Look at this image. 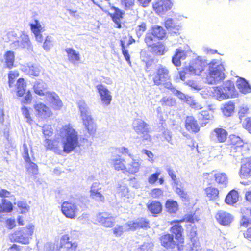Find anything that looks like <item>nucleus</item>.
Listing matches in <instances>:
<instances>
[{
  "label": "nucleus",
  "instance_id": "864d4df0",
  "mask_svg": "<svg viewBox=\"0 0 251 251\" xmlns=\"http://www.w3.org/2000/svg\"><path fill=\"white\" fill-rule=\"evenodd\" d=\"M45 141L46 144V148L48 149L55 150L58 149L59 148V141L46 139Z\"/></svg>",
  "mask_w": 251,
  "mask_h": 251
},
{
  "label": "nucleus",
  "instance_id": "f03ea898",
  "mask_svg": "<svg viewBox=\"0 0 251 251\" xmlns=\"http://www.w3.org/2000/svg\"><path fill=\"white\" fill-rule=\"evenodd\" d=\"M207 65L208 72L205 76L207 83L216 84L225 78L224 67L218 60L213 59Z\"/></svg>",
  "mask_w": 251,
  "mask_h": 251
},
{
  "label": "nucleus",
  "instance_id": "c03bdc74",
  "mask_svg": "<svg viewBox=\"0 0 251 251\" xmlns=\"http://www.w3.org/2000/svg\"><path fill=\"white\" fill-rule=\"evenodd\" d=\"M199 220V219L198 216L196 214V213H193L190 214H187L185 215L184 217L181 218L178 221H176V222H186V223H190L192 224L195 223L196 222H198Z\"/></svg>",
  "mask_w": 251,
  "mask_h": 251
},
{
  "label": "nucleus",
  "instance_id": "ea45409f",
  "mask_svg": "<svg viewBox=\"0 0 251 251\" xmlns=\"http://www.w3.org/2000/svg\"><path fill=\"white\" fill-rule=\"evenodd\" d=\"M239 195L238 192L233 189L226 195L225 198V202L228 205H233L238 201Z\"/></svg>",
  "mask_w": 251,
  "mask_h": 251
},
{
  "label": "nucleus",
  "instance_id": "c756f323",
  "mask_svg": "<svg viewBox=\"0 0 251 251\" xmlns=\"http://www.w3.org/2000/svg\"><path fill=\"white\" fill-rule=\"evenodd\" d=\"M99 184L94 183L91 186L90 192L91 197L97 201L103 202L104 201V197L99 191L101 188H97Z\"/></svg>",
  "mask_w": 251,
  "mask_h": 251
},
{
  "label": "nucleus",
  "instance_id": "2f4dec72",
  "mask_svg": "<svg viewBox=\"0 0 251 251\" xmlns=\"http://www.w3.org/2000/svg\"><path fill=\"white\" fill-rule=\"evenodd\" d=\"M166 211L169 214H176L179 209L178 202L172 199H168L165 203Z\"/></svg>",
  "mask_w": 251,
  "mask_h": 251
},
{
  "label": "nucleus",
  "instance_id": "f257e3e1",
  "mask_svg": "<svg viewBox=\"0 0 251 251\" xmlns=\"http://www.w3.org/2000/svg\"><path fill=\"white\" fill-rule=\"evenodd\" d=\"M152 80L156 86H162L165 89L171 90L175 95L178 96L181 94L173 87L169 70L162 65H160L152 75Z\"/></svg>",
  "mask_w": 251,
  "mask_h": 251
},
{
  "label": "nucleus",
  "instance_id": "7ed1b4c3",
  "mask_svg": "<svg viewBox=\"0 0 251 251\" xmlns=\"http://www.w3.org/2000/svg\"><path fill=\"white\" fill-rule=\"evenodd\" d=\"M62 130L66 136L63 142V151L69 153L78 146V137L77 132L70 126H64Z\"/></svg>",
  "mask_w": 251,
  "mask_h": 251
},
{
  "label": "nucleus",
  "instance_id": "a19ab883",
  "mask_svg": "<svg viewBox=\"0 0 251 251\" xmlns=\"http://www.w3.org/2000/svg\"><path fill=\"white\" fill-rule=\"evenodd\" d=\"M235 104L233 102L228 101L225 103L221 108L223 115L226 117H230L234 111Z\"/></svg>",
  "mask_w": 251,
  "mask_h": 251
},
{
  "label": "nucleus",
  "instance_id": "603ef678",
  "mask_svg": "<svg viewBox=\"0 0 251 251\" xmlns=\"http://www.w3.org/2000/svg\"><path fill=\"white\" fill-rule=\"evenodd\" d=\"M19 73L18 71H10L8 74V83L9 87L14 86L15 79L19 76Z\"/></svg>",
  "mask_w": 251,
  "mask_h": 251
},
{
  "label": "nucleus",
  "instance_id": "7c9ffc66",
  "mask_svg": "<svg viewBox=\"0 0 251 251\" xmlns=\"http://www.w3.org/2000/svg\"><path fill=\"white\" fill-rule=\"evenodd\" d=\"M213 133L219 143L225 142L227 138L228 132L223 128L217 127L214 129Z\"/></svg>",
  "mask_w": 251,
  "mask_h": 251
},
{
  "label": "nucleus",
  "instance_id": "37998d69",
  "mask_svg": "<svg viewBox=\"0 0 251 251\" xmlns=\"http://www.w3.org/2000/svg\"><path fill=\"white\" fill-rule=\"evenodd\" d=\"M142 61L145 62V69L146 72H150L152 68V66L154 64V59L149 56L146 52L141 54Z\"/></svg>",
  "mask_w": 251,
  "mask_h": 251
},
{
  "label": "nucleus",
  "instance_id": "0e129e2a",
  "mask_svg": "<svg viewBox=\"0 0 251 251\" xmlns=\"http://www.w3.org/2000/svg\"><path fill=\"white\" fill-rule=\"evenodd\" d=\"M160 174V172H156L151 175L148 178L149 183L151 184H154L158 179V177Z\"/></svg>",
  "mask_w": 251,
  "mask_h": 251
},
{
  "label": "nucleus",
  "instance_id": "9b49d317",
  "mask_svg": "<svg viewBox=\"0 0 251 251\" xmlns=\"http://www.w3.org/2000/svg\"><path fill=\"white\" fill-rule=\"evenodd\" d=\"M178 220H175L170 222L172 226L170 228L171 234L174 236V238L181 245H185V237L184 235V228L180 224L181 222H176Z\"/></svg>",
  "mask_w": 251,
  "mask_h": 251
},
{
  "label": "nucleus",
  "instance_id": "a878e982",
  "mask_svg": "<svg viewBox=\"0 0 251 251\" xmlns=\"http://www.w3.org/2000/svg\"><path fill=\"white\" fill-rule=\"evenodd\" d=\"M147 124L143 121H139L134 129L138 134H143V137L145 140H151V137L149 135V130L147 128Z\"/></svg>",
  "mask_w": 251,
  "mask_h": 251
},
{
  "label": "nucleus",
  "instance_id": "bf43d9fd",
  "mask_svg": "<svg viewBox=\"0 0 251 251\" xmlns=\"http://www.w3.org/2000/svg\"><path fill=\"white\" fill-rule=\"evenodd\" d=\"M21 111L23 115L27 119V122H31L32 120L30 116L29 109L26 106H23L21 107Z\"/></svg>",
  "mask_w": 251,
  "mask_h": 251
},
{
  "label": "nucleus",
  "instance_id": "6e6552de",
  "mask_svg": "<svg viewBox=\"0 0 251 251\" xmlns=\"http://www.w3.org/2000/svg\"><path fill=\"white\" fill-rule=\"evenodd\" d=\"M27 84L23 78H19L16 84V94L18 97H22L25 95L23 99L21 100L22 104H30L32 100V95L29 90H26Z\"/></svg>",
  "mask_w": 251,
  "mask_h": 251
},
{
  "label": "nucleus",
  "instance_id": "412c9836",
  "mask_svg": "<svg viewBox=\"0 0 251 251\" xmlns=\"http://www.w3.org/2000/svg\"><path fill=\"white\" fill-rule=\"evenodd\" d=\"M215 217L218 223L223 226L229 225L233 219L230 213L222 210L217 211Z\"/></svg>",
  "mask_w": 251,
  "mask_h": 251
},
{
  "label": "nucleus",
  "instance_id": "4d7b16f0",
  "mask_svg": "<svg viewBox=\"0 0 251 251\" xmlns=\"http://www.w3.org/2000/svg\"><path fill=\"white\" fill-rule=\"evenodd\" d=\"M41 84L40 82L36 83L33 86L34 92L39 96L46 95V92L44 91L43 87L41 86Z\"/></svg>",
  "mask_w": 251,
  "mask_h": 251
},
{
  "label": "nucleus",
  "instance_id": "c85d7f7f",
  "mask_svg": "<svg viewBox=\"0 0 251 251\" xmlns=\"http://www.w3.org/2000/svg\"><path fill=\"white\" fill-rule=\"evenodd\" d=\"M148 48L152 54L157 56L163 55L166 51L164 44L161 42L154 44Z\"/></svg>",
  "mask_w": 251,
  "mask_h": 251
},
{
  "label": "nucleus",
  "instance_id": "f3484780",
  "mask_svg": "<svg viewBox=\"0 0 251 251\" xmlns=\"http://www.w3.org/2000/svg\"><path fill=\"white\" fill-rule=\"evenodd\" d=\"M206 63L200 59H195L188 67H185L186 70H188L191 73L196 75H200L203 71Z\"/></svg>",
  "mask_w": 251,
  "mask_h": 251
},
{
  "label": "nucleus",
  "instance_id": "72a5a7b5",
  "mask_svg": "<svg viewBox=\"0 0 251 251\" xmlns=\"http://www.w3.org/2000/svg\"><path fill=\"white\" fill-rule=\"evenodd\" d=\"M186 57V52L180 49H177L175 54L172 57V62L176 66L181 65V60H184Z\"/></svg>",
  "mask_w": 251,
  "mask_h": 251
},
{
  "label": "nucleus",
  "instance_id": "2eb2a0df",
  "mask_svg": "<svg viewBox=\"0 0 251 251\" xmlns=\"http://www.w3.org/2000/svg\"><path fill=\"white\" fill-rule=\"evenodd\" d=\"M70 239V237L68 234L63 235L60 238V245L57 247L56 250L59 251L61 248H64L65 251H76L77 243L73 242Z\"/></svg>",
  "mask_w": 251,
  "mask_h": 251
},
{
  "label": "nucleus",
  "instance_id": "338daca9",
  "mask_svg": "<svg viewBox=\"0 0 251 251\" xmlns=\"http://www.w3.org/2000/svg\"><path fill=\"white\" fill-rule=\"evenodd\" d=\"M188 104L192 109H193L195 110H198L202 108V107L201 104L193 100L189 101Z\"/></svg>",
  "mask_w": 251,
  "mask_h": 251
},
{
  "label": "nucleus",
  "instance_id": "473e14b6",
  "mask_svg": "<svg viewBox=\"0 0 251 251\" xmlns=\"http://www.w3.org/2000/svg\"><path fill=\"white\" fill-rule=\"evenodd\" d=\"M204 191L205 196L208 198L209 200H215L219 197V190L218 188L213 186L211 185L206 187Z\"/></svg>",
  "mask_w": 251,
  "mask_h": 251
},
{
  "label": "nucleus",
  "instance_id": "f8f14e48",
  "mask_svg": "<svg viewBox=\"0 0 251 251\" xmlns=\"http://www.w3.org/2000/svg\"><path fill=\"white\" fill-rule=\"evenodd\" d=\"M238 175L242 179L251 177V157H244L241 159Z\"/></svg>",
  "mask_w": 251,
  "mask_h": 251
},
{
  "label": "nucleus",
  "instance_id": "1a4fd4ad",
  "mask_svg": "<svg viewBox=\"0 0 251 251\" xmlns=\"http://www.w3.org/2000/svg\"><path fill=\"white\" fill-rule=\"evenodd\" d=\"M203 180L209 185L211 184L213 178L218 185L226 186L228 183V178L227 175L225 173L212 171L209 173H204L202 175Z\"/></svg>",
  "mask_w": 251,
  "mask_h": 251
},
{
  "label": "nucleus",
  "instance_id": "bb28decb",
  "mask_svg": "<svg viewBox=\"0 0 251 251\" xmlns=\"http://www.w3.org/2000/svg\"><path fill=\"white\" fill-rule=\"evenodd\" d=\"M29 25L31 30L34 33L36 39L39 42H42L43 37L41 32L44 31V29L39 21L35 20L34 23H31Z\"/></svg>",
  "mask_w": 251,
  "mask_h": 251
},
{
  "label": "nucleus",
  "instance_id": "9d476101",
  "mask_svg": "<svg viewBox=\"0 0 251 251\" xmlns=\"http://www.w3.org/2000/svg\"><path fill=\"white\" fill-rule=\"evenodd\" d=\"M62 214L67 218L74 219L80 214L78 205L76 202L68 200L63 202L61 205Z\"/></svg>",
  "mask_w": 251,
  "mask_h": 251
},
{
  "label": "nucleus",
  "instance_id": "8fccbe9b",
  "mask_svg": "<svg viewBox=\"0 0 251 251\" xmlns=\"http://www.w3.org/2000/svg\"><path fill=\"white\" fill-rule=\"evenodd\" d=\"M126 39V37L123 38V40H120V45L121 46L122 52L126 60L131 64L130 57L128 52V50L126 48L125 41Z\"/></svg>",
  "mask_w": 251,
  "mask_h": 251
},
{
  "label": "nucleus",
  "instance_id": "052dcab7",
  "mask_svg": "<svg viewBox=\"0 0 251 251\" xmlns=\"http://www.w3.org/2000/svg\"><path fill=\"white\" fill-rule=\"evenodd\" d=\"M124 232V228L122 225H117L113 229V233L116 236H120Z\"/></svg>",
  "mask_w": 251,
  "mask_h": 251
},
{
  "label": "nucleus",
  "instance_id": "09e8293b",
  "mask_svg": "<svg viewBox=\"0 0 251 251\" xmlns=\"http://www.w3.org/2000/svg\"><path fill=\"white\" fill-rule=\"evenodd\" d=\"M25 162L28 164V166L26 167L27 173L31 176L37 174L38 167L37 164L32 162L31 160L29 162Z\"/></svg>",
  "mask_w": 251,
  "mask_h": 251
},
{
  "label": "nucleus",
  "instance_id": "4be33fe9",
  "mask_svg": "<svg viewBox=\"0 0 251 251\" xmlns=\"http://www.w3.org/2000/svg\"><path fill=\"white\" fill-rule=\"evenodd\" d=\"M146 206L148 211L154 217L157 216L163 211L162 203L157 200H153L149 202L147 204Z\"/></svg>",
  "mask_w": 251,
  "mask_h": 251
},
{
  "label": "nucleus",
  "instance_id": "6ab92c4d",
  "mask_svg": "<svg viewBox=\"0 0 251 251\" xmlns=\"http://www.w3.org/2000/svg\"><path fill=\"white\" fill-rule=\"evenodd\" d=\"M111 9L114 10V12L112 13H108V15L110 17L112 21L116 25V27L121 28L122 27V21L124 18L125 12L114 6L111 7Z\"/></svg>",
  "mask_w": 251,
  "mask_h": 251
},
{
  "label": "nucleus",
  "instance_id": "13d9d810",
  "mask_svg": "<svg viewBox=\"0 0 251 251\" xmlns=\"http://www.w3.org/2000/svg\"><path fill=\"white\" fill-rule=\"evenodd\" d=\"M43 133L46 137H50L53 134V129L50 125H44L42 127Z\"/></svg>",
  "mask_w": 251,
  "mask_h": 251
},
{
  "label": "nucleus",
  "instance_id": "a211bd4d",
  "mask_svg": "<svg viewBox=\"0 0 251 251\" xmlns=\"http://www.w3.org/2000/svg\"><path fill=\"white\" fill-rule=\"evenodd\" d=\"M96 88L102 104L105 106L109 105L112 99L110 91L102 84L97 85Z\"/></svg>",
  "mask_w": 251,
  "mask_h": 251
},
{
  "label": "nucleus",
  "instance_id": "e2e57ef3",
  "mask_svg": "<svg viewBox=\"0 0 251 251\" xmlns=\"http://www.w3.org/2000/svg\"><path fill=\"white\" fill-rule=\"evenodd\" d=\"M23 148L24 152L23 154V157L25 162H29L31 159L28 153V148L27 144L24 143L23 144Z\"/></svg>",
  "mask_w": 251,
  "mask_h": 251
},
{
  "label": "nucleus",
  "instance_id": "4468645a",
  "mask_svg": "<svg viewBox=\"0 0 251 251\" xmlns=\"http://www.w3.org/2000/svg\"><path fill=\"white\" fill-rule=\"evenodd\" d=\"M172 6V3L170 0H157L152 4L153 9L159 15L164 14L171 9Z\"/></svg>",
  "mask_w": 251,
  "mask_h": 251
},
{
  "label": "nucleus",
  "instance_id": "79ce46f5",
  "mask_svg": "<svg viewBox=\"0 0 251 251\" xmlns=\"http://www.w3.org/2000/svg\"><path fill=\"white\" fill-rule=\"evenodd\" d=\"M213 116L210 114L207 110H203L200 112L198 114V120L201 126L205 125L210 120L213 118Z\"/></svg>",
  "mask_w": 251,
  "mask_h": 251
},
{
  "label": "nucleus",
  "instance_id": "ddd939ff",
  "mask_svg": "<svg viewBox=\"0 0 251 251\" xmlns=\"http://www.w3.org/2000/svg\"><path fill=\"white\" fill-rule=\"evenodd\" d=\"M129 231H134L137 229L150 227V221L145 217H140L135 221L128 222L126 224Z\"/></svg>",
  "mask_w": 251,
  "mask_h": 251
},
{
  "label": "nucleus",
  "instance_id": "69168bd1",
  "mask_svg": "<svg viewBox=\"0 0 251 251\" xmlns=\"http://www.w3.org/2000/svg\"><path fill=\"white\" fill-rule=\"evenodd\" d=\"M165 27L168 29H174L176 25L172 19H167L164 23Z\"/></svg>",
  "mask_w": 251,
  "mask_h": 251
},
{
  "label": "nucleus",
  "instance_id": "393cba45",
  "mask_svg": "<svg viewBox=\"0 0 251 251\" xmlns=\"http://www.w3.org/2000/svg\"><path fill=\"white\" fill-rule=\"evenodd\" d=\"M46 96L51 101V106L54 110H59L63 106V103L59 96L54 92H47Z\"/></svg>",
  "mask_w": 251,
  "mask_h": 251
},
{
  "label": "nucleus",
  "instance_id": "a18cd8bd",
  "mask_svg": "<svg viewBox=\"0 0 251 251\" xmlns=\"http://www.w3.org/2000/svg\"><path fill=\"white\" fill-rule=\"evenodd\" d=\"M12 210L13 205L12 203L4 199H2L1 203H0V213H9L11 212Z\"/></svg>",
  "mask_w": 251,
  "mask_h": 251
},
{
  "label": "nucleus",
  "instance_id": "774afa93",
  "mask_svg": "<svg viewBox=\"0 0 251 251\" xmlns=\"http://www.w3.org/2000/svg\"><path fill=\"white\" fill-rule=\"evenodd\" d=\"M243 127L251 133V117H248L245 119Z\"/></svg>",
  "mask_w": 251,
  "mask_h": 251
},
{
  "label": "nucleus",
  "instance_id": "e433bc0d",
  "mask_svg": "<svg viewBox=\"0 0 251 251\" xmlns=\"http://www.w3.org/2000/svg\"><path fill=\"white\" fill-rule=\"evenodd\" d=\"M151 32L154 35V37L158 40H162L166 36V32L161 26L154 25L151 28Z\"/></svg>",
  "mask_w": 251,
  "mask_h": 251
},
{
  "label": "nucleus",
  "instance_id": "6e6d98bb",
  "mask_svg": "<svg viewBox=\"0 0 251 251\" xmlns=\"http://www.w3.org/2000/svg\"><path fill=\"white\" fill-rule=\"evenodd\" d=\"M154 38H155V37H154V35L151 32H148L146 34L144 41L148 48H149L154 44L153 43Z\"/></svg>",
  "mask_w": 251,
  "mask_h": 251
},
{
  "label": "nucleus",
  "instance_id": "20e7f679",
  "mask_svg": "<svg viewBox=\"0 0 251 251\" xmlns=\"http://www.w3.org/2000/svg\"><path fill=\"white\" fill-rule=\"evenodd\" d=\"M34 232V226L29 225L20 228L10 234L11 242H16L22 244H28Z\"/></svg>",
  "mask_w": 251,
  "mask_h": 251
},
{
  "label": "nucleus",
  "instance_id": "5701e85b",
  "mask_svg": "<svg viewBox=\"0 0 251 251\" xmlns=\"http://www.w3.org/2000/svg\"><path fill=\"white\" fill-rule=\"evenodd\" d=\"M184 126L186 129L190 132L198 133L200 130V126L197 120L193 116H187Z\"/></svg>",
  "mask_w": 251,
  "mask_h": 251
},
{
  "label": "nucleus",
  "instance_id": "4c0bfd02",
  "mask_svg": "<svg viewBox=\"0 0 251 251\" xmlns=\"http://www.w3.org/2000/svg\"><path fill=\"white\" fill-rule=\"evenodd\" d=\"M236 86L240 91L246 94L251 91V87L248 82L244 79L240 78L236 82Z\"/></svg>",
  "mask_w": 251,
  "mask_h": 251
},
{
  "label": "nucleus",
  "instance_id": "b1692460",
  "mask_svg": "<svg viewBox=\"0 0 251 251\" xmlns=\"http://www.w3.org/2000/svg\"><path fill=\"white\" fill-rule=\"evenodd\" d=\"M141 163L138 160L132 159L131 161L126 162V169L124 174L135 175L140 171Z\"/></svg>",
  "mask_w": 251,
  "mask_h": 251
},
{
  "label": "nucleus",
  "instance_id": "cd10ccee",
  "mask_svg": "<svg viewBox=\"0 0 251 251\" xmlns=\"http://www.w3.org/2000/svg\"><path fill=\"white\" fill-rule=\"evenodd\" d=\"M126 160L120 155H117L115 158L112 160V166L114 170L117 171H121L123 173L126 169Z\"/></svg>",
  "mask_w": 251,
  "mask_h": 251
},
{
  "label": "nucleus",
  "instance_id": "49530a36",
  "mask_svg": "<svg viewBox=\"0 0 251 251\" xmlns=\"http://www.w3.org/2000/svg\"><path fill=\"white\" fill-rule=\"evenodd\" d=\"M160 103L164 107H173L175 105L176 100L173 98L164 96L160 100Z\"/></svg>",
  "mask_w": 251,
  "mask_h": 251
},
{
  "label": "nucleus",
  "instance_id": "3c124183",
  "mask_svg": "<svg viewBox=\"0 0 251 251\" xmlns=\"http://www.w3.org/2000/svg\"><path fill=\"white\" fill-rule=\"evenodd\" d=\"M189 238L192 243L193 247H196L199 244V239L197 237V227H193L189 233Z\"/></svg>",
  "mask_w": 251,
  "mask_h": 251
},
{
  "label": "nucleus",
  "instance_id": "423d86ee",
  "mask_svg": "<svg viewBox=\"0 0 251 251\" xmlns=\"http://www.w3.org/2000/svg\"><path fill=\"white\" fill-rule=\"evenodd\" d=\"M159 240L161 246L170 251H183L185 247V245L177 242L174 236L168 232L161 234Z\"/></svg>",
  "mask_w": 251,
  "mask_h": 251
},
{
  "label": "nucleus",
  "instance_id": "de8ad7c7",
  "mask_svg": "<svg viewBox=\"0 0 251 251\" xmlns=\"http://www.w3.org/2000/svg\"><path fill=\"white\" fill-rule=\"evenodd\" d=\"M175 192L180 197L183 202L185 203L189 202V196L183 189L180 187H176V188Z\"/></svg>",
  "mask_w": 251,
  "mask_h": 251
},
{
  "label": "nucleus",
  "instance_id": "f704fd0d",
  "mask_svg": "<svg viewBox=\"0 0 251 251\" xmlns=\"http://www.w3.org/2000/svg\"><path fill=\"white\" fill-rule=\"evenodd\" d=\"M83 123L90 134H93L96 131V125L93 119L90 116H85L82 118Z\"/></svg>",
  "mask_w": 251,
  "mask_h": 251
},
{
  "label": "nucleus",
  "instance_id": "58836bf2",
  "mask_svg": "<svg viewBox=\"0 0 251 251\" xmlns=\"http://www.w3.org/2000/svg\"><path fill=\"white\" fill-rule=\"evenodd\" d=\"M65 51L67 53L68 59L73 63L79 62L80 60V54L72 48H68L65 49Z\"/></svg>",
  "mask_w": 251,
  "mask_h": 251
},
{
  "label": "nucleus",
  "instance_id": "5fc2aeb1",
  "mask_svg": "<svg viewBox=\"0 0 251 251\" xmlns=\"http://www.w3.org/2000/svg\"><path fill=\"white\" fill-rule=\"evenodd\" d=\"M121 6L125 9H130L133 7L135 3V0H120Z\"/></svg>",
  "mask_w": 251,
  "mask_h": 251
},
{
  "label": "nucleus",
  "instance_id": "dca6fc26",
  "mask_svg": "<svg viewBox=\"0 0 251 251\" xmlns=\"http://www.w3.org/2000/svg\"><path fill=\"white\" fill-rule=\"evenodd\" d=\"M33 107L36 112V116L41 119H46L52 115L50 107L42 102L36 103Z\"/></svg>",
  "mask_w": 251,
  "mask_h": 251
},
{
  "label": "nucleus",
  "instance_id": "aec40b11",
  "mask_svg": "<svg viewBox=\"0 0 251 251\" xmlns=\"http://www.w3.org/2000/svg\"><path fill=\"white\" fill-rule=\"evenodd\" d=\"M97 220L105 227H112L115 223L114 218L111 214L107 212L99 213L97 216Z\"/></svg>",
  "mask_w": 251,
  "mask_h": 251
},
{
  "label": "nucleus",
  "instance_id": "39448f33",
  "mask_svg": "<svg viewBox=\"0 0 251 251\" xmlns=\"http://www.w3.org/2000/svg\"><path fill=\"white\" fill-rule=\"evenodd\" d=\"M226 149L231 155H234L235 153H241L243 151L248 150L249 146L248 143L240 137L232 134L230 135L229 141L226 144Z\"/></svg>",
  "mask_w": 251,
  "mask_h": 251
},
{
  "label": "nucleus",
  "instance_id": "680f3d73",
  "mask_svg": "<svg viewBox=\"0 0 251 251\" xmlns=\"http://www.w3.org/2000/svg\"><path fill=\"white\" fill-rule=\"evenodd\" d=\"M163 190L160 188H154L151 193V196L153 198H159L163 195Z\"/></svg>",
  "mask_w": 251,
  "mask_h": 251
},
{
  "label": "nucleus",
  "instance_id": "0eeeda50",
  "mask_svg": "<svg viewBox=\"0 0 251 251\" xmlns=\"http://www.w3.org/2000/svg\"><path fill=\"white\" fill-rule=\"evenodd\" d=\"M214 93L220 99L234 97L236 95L234 84L231 81H227L223 85L216 87Z\"/></svg>",
  "mask_w": 251,
  "mask_h": 251
},
{
  "label": "nucleus",
  "instance_id": "c9c22d12",
  "mask_svg": "<svg viewBox=\"0 0 251 251\" xmlns=\"http://www.w3.org/2000/svg\"><path fill=\"white\" fill-rule=\"evenodd\" d=\"M5 67L11 69L14 67L15 53L13 51L9 50L4 54Z\"/></svg>",
  "mask_w": 251,
  "mask_h": 251
}]
</instances>
